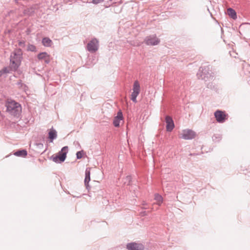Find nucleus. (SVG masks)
Here are the masks:
<instances>
[{
    "mask_svg": "<svg viewBox=\"0 0 250 250\" xmlns=\"http://www.w3.org/2000/svg\"><path fill=\"white\" fill-rule=\"evenodd\" d=\"M22 52L21 49L15 50L11 55L10 64L11 68L16 71L21 64Z\"/></svg>",
    "mask_w": 250,
    "mask_h": 250,
    "instance_id": "nucleus-1",
    "label": "nucleus"
},
{
    "mask_svg": "<svg viewBox=\"0 0 250 250\" xmlns=\"http://www.w3.org/2000/svg\"><path fill=\"white\" fill-rule=\"evenodd\" d=\"M6 110L13 116H17L21 111V105L14 101L8 100L6 103Z\"/></svg>",
    "mask_w": 250,
    "mask_h": 250,
    "instance_id": "nucleus-2",
    "label": "nucleus"
},
{
    "mask_svg": "<svg viewBox=\"0 0 250 250\" xmlns=\"http://www.w3.org/2000/svg\"><path fill=\"white\" fill-rule=\"evenodd\" d=\"M68 151V146L63 147L61 150L58 153L57 155L51 157V159L53 162L55 163H62L66 159V154Z\"/></svg>",
    "mask_w": 250,
    "mask_h": 250,
    "instance_id": "nucleus-3",
    "label": "nucleus"
},
{
    "mask_svg": "<svg viewBox=\"0 0 250 250\" xmlns=\"http://www.w3.org/2000/svg\"><path fill=\"white\" fill-rule=\"evenodd\" d=\"M196 133L191 129L183 130L179 134V138L185 140H189L193 139L195 137Z\"/></svg>",
    "mask_w": 250,
    "mask_h": 250,
    "instance_id": "nucleus-4",
    "label": "nucleus"
},
{
    "mask_svg": "<svg viewBox=\"0 0 250 250\" xmlns=\"http://www.w3.org/2000/svg\"><path fill=\"white\" fill-rule=\"evenodd\" d=\"M133 92L131 95V99L134 102L136 103V98L138 96L140 92V85L138 81H135L133 83Z\"/></svg>",
    "mask_w": 250,
    "mask_h": 250,
    "instance_id": "nucleus-5",
    "label": "nucleus"
},
{
    "mask_svg": "<svg viewBox=\"0 0 250 250\" xmlns=\"http://www.w3.org/2000/svg\"><path fill=\"white\" fill-rule=\"evenodd\" d=\"M215 117L219 123H224L228 119V114L224 111L217 110L214 113Z\"/></svg>",
    "mask_w": 250,
    "mask_h": 250,
    "instance_id": "nucleus-6",
    "label": "nucleus"
},
{
    "mask_svg": "<svg viewBox=\"0 0 250 250\" xmlns=\"http://www.w3.org/2000/svg\"><path fill=\"white\" fill-rule=\"evenodd\" d=\"M99 42L96 39H92L87 45V50L91 52H95L98 50Z\"/></svg>",
    "mask_w": 250,
    "mask_h": 250,
    "instance_id": "nucleus-7",
    "label": "nucleus"
},
{
    "mask_svg": "<svg viewBox=\"0 0 250 250\" xmlns=\"http://www.w3.org/2000/svg\"><path fill=\"white\" fill-rule=\"evenodd\" d=\"M160 40L155 35L150 36L145 39V42L148 45H155L158 44Z\"/></svg>",
    "mask_w": 250,
    "mask_h": 250,
    "instance_id": "nucleus-8",
    "label": "nucleus"
},
{
    "mask_svg": "<svg viewBox=\"0 0 250 250\" xmlns=\"http://www.w3.org/2000/svg\"><path fill=\"white\" fill-rule=\"evenodd\" d=\"M128 250H144V246L140 243H130L126 245Z\"/></svg>",
    "mask_w": 250,
    "mask_h": 250,
    "instance_id": "nucleus-9",
    "label": "nucleus"
},
{
    "mask_svg": "<svg viewBox=\"0 0 250 250\" xmlns=\"http://www.w3.org/2000/svg\"><path fill=\"white\" fill-rule=\"evenodd\" d=\"M123 116L121 111L118 112L117 116H115L113 119V125L115 127H118L120 123L123 122Z\"/></svg>",
    "mask_w": 250,
    "mask_h": 250,
    "instance_id": "nucleus-10",
    "label": "nucleus"
},
{
    "mask_svg": "<svg viewBox=\"0 0 250 250\" xmlns=\"http://www.w3.org/2000/svg\"><path fill=\"white\" fill-rule=\"evenodd\" d=\"M166 122L167 124L166 129L167 131H171L174 127V124L172 119L169 116L166 117Z\"/></svg>",
    "mask_w": 250,
    "mask_h": 250,
    "instance_id": "nucleus-11",
    "label": "nucleus"
},
{
    "mask_svg": "<svg viewBox=\"0 0 250 250\" xmlns=\"http://www.w3.org/2000/svg\"><path fill=\"white\" fill-rule=\"evenodd\" d=\"M39 60H43L45 62L48 63L50 61V56L46 52H42L38 56Z\"/></svg>",
    "mask_w": 250,
    "mask_h": 250,
    "instance_id": "nucleus-12",
    "label": "nucleus"
},
{
    "mask_svg": "<svg viewBox=\"0 0 250 250\" xmlns=\"http://www.w3.org/2000/svg\"><path fill=\"white\" fill-rule=\"evenodd\" d=\"M90 169L87 168L85 170V177L84 179V184L86 188L88 187V183L90 181Z\"/></svg>",
    "mask_w": 250,
    "mask_h": 250,
    "instance_id": "nucleus-13",
    "label": "nucleus"
},
{
    "mask_svg": "<svg viewBox=\"0 0 250 250\" xmlns=\"http://www.w3.org/2000/svg\"><path fill=\"white\" fill-rule=\"evenodd\" d=\"M227 13L228 15L232 18L233 19H236L237 18L236 13L234 10L232 8H228L227 10Z\"/></svg>",
    "mask_w": 250,
    "mask_h": 250,
    "instance_id": "nucleus-14",
    "label": "nucleus"
},
{
    "mask_svg": "<svg viewBox=\"0 0 250 250\" xmlns=\"http://www.w3.org/2000/svg\"><path fill=\"white\" fill-rule=\"evenodd\" d=\"M42 43L43 45L46 47H49L52 45V41L48 38H44L42 39Z\"/></svg>",
    "mask_w": 250,
    "mask_h": 250,
    "instance_id": "nucleus-15",
    "label": "nucleus"
},
{
    "mask_svg": "<svg viewBox=\"0 0 250 250\" xmlns=\"http://www.w3.org/2000/svg\"><path fill=\"white\" fill-rule=\"evenodd\" d=\"M155 200L156 201V204L160 206L163 202V199L162 196L159 194H156L155 195Z\"/></svg>",
    "mask_w": 250,
    "mask_h": 250,
    "instance_id": "nucleus-16",
    "label": "nucleus"
},
{
    "mask_svg": "<svg viewBox=\"0 0 250 250\" xmlns=\"http://www.w3.org/2000/svg\"><path fill=\"white\" fill-rule=\"evenodd\" d=\"M27 154V151L25 150H19L14 153V155L17 156L25 157Z\"/></svg>",
    "mask_w": 250,
    "mask_h": 250,
    "instance_id": "nucleus-17",
    "label": "nucleus"
},
{
    "mask_svg": "<svg viewBox=\"0 0 250 250\" xmlns=\"http://www.w3.org/2000/svg\"><path fill=\"white\" fill-rule=\"evenodd\" d=\"M57 137V132L56 131L52 129H50L49 132V139H51V140H53L55 138H56V137Z\"/></svg>",
    "mask_w": 250,
    "mask_h": 250,
    "instance_id": "nucleus-18",
    "label": "nucleus"
},
{
    "mask_svg": "<svg viewBox=\"0 0 250 250\" xmlns=\"http://www.w3.org/2000/svg\"><path fill=\"white\" fill-rule=\"evenodd\" d=\"M36 48L35 46L32 44H29L27 47V50L31 51H35Z\"/></svg>",
    "mask_w": 250,
    "mask_h": 250,
    "instance_id": "nucleus-19",
    "label": "nucleus"
},
{
    "mask_svg": "<svg viewBox=\"0 0 250 250\" xmlns=\"http://www.w3.org/2000/svg\"><path fill=\"white\" fill-rule=\"evenodd\" d=\"M76 155H77V158L78 159H80L83 156V153L81 151H78V152H77Z\"/></svg>",
    "mask_w": 250,
    "mask_h": 250,
    "instance_id": "nucleus-20",
    "label": "nucleus"
},
{
    "mask_svg": "<svg viewBox=\"0 0 250 250\" xmlns=\"http://www.w3.org/2000/svg\"><path fill=\"white\" fill-rule=\"evenodd\" d=\"M103 0H93V2L95 4H97L103 1Z\"/></svg>",
    "mask_w": 250,
    "mask_h": 250,
    "instance_id": "nucleus-21",
    "label": "nucleus"
},
{
    "mask_svg": "<svg viewBox=\"0 0 250 250\" xmlns=\"http://www.w3.org/2000/svg\"><path fill=\"white\" fill-rule=\"evenodd\" d=\"M23 43H22V42H19V45H20V46H21L22 44H23Z\"/></svg>",
    "mask_w": 250,
    "mask_h": 250,
    "instance_id": "nucleus-22",
    "label": "nucleus"
},
{
    "mask_svg": "<svg viewBox=\"0 0 250 250\" xmlns=\"http://www.w3.org/2000/svg\"><path fill=\"white\" fill-rule=\"evenodd\" d=\"M2 72L1 71H0V76L2 74Z\"/></svg>",
    "mask_w": 250,
    "mask_h": 250,
    "instance_id": "nucleus-23",
    "label": "nucleus"
}]
</instances>
